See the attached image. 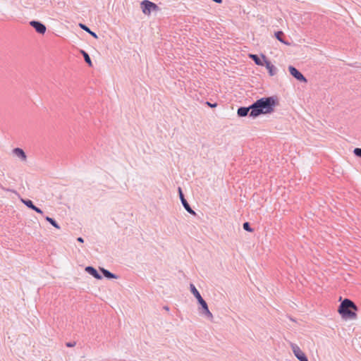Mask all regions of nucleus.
Here are the masks:
<instances>
[{"label": "nucleus", "mask_w": 361, "mask_h": 361, "mask_svg": "<svg viewBox=\"0 0 361 361\" xmlns=\"http://www.w3.org/2000/svg\"><path fill=\"white\" fill-rule=\"evenodd\" d=\"M265 66L269 71V74L271 76H274L276 74L277 68L274 66L264 55H262Z\"/></svg>", "instance_id": "obj_8"}, {"label": "nucleus", "mask_w": 361, "mask_h": 361, "mask_svg": "<svg viewBox=\"0 0 361 361\" xmlns=\"http://www.w3.org/2000/svg\"><path fill=\"white\" fill-rule=\"evenodd\" d=\"M358 310L357 306L351 300L345 298L340 304L338 312L341 317L345 319H355L357 318L356 312Z\"/></svg>", "instance_id": "obj_2"}, {"label": "nucleus", "mask_w": 361, "mask_h": 361, "mask_svg": "<svg viewBox=\"0 0 361 361\" xmlns=\"http://www.w3.org/2000/svg\"><path fill=\"white\" fill-rule=\"evenodd\" d=\"M85 270L87 274L92 275L96 279L101 280L102 279V275L99 274L97 270L92 266L86 267Z\"/></svg>", "instance_id": "obj_11"}, {"label": "nucleus", "mask_w": 361, "mask_h": 361, "mask_svg": "<svg viewBox=\"0 0 361 361\" xmlns=\"http://www.w3.org/2000/svg\"><path fill=\"white\" fill-rule=\"evenodd\" d=\"M79 26L81 29H82L83 30L88 32L90 35H92L94 38H98L97 35L94 32L92 31L86 25L80 23Z\"/></svg>", "instance_id": "obj_16"}, {"label": "nucleus", "mask_w": 361, "mask_h": 361, "mask_svg": "<svg viewBox=\"0 0 361 361\" xmlns=\"http://www.w3.org/2000/svg\"><path fill=\"white\" fill-rule=\"evenodd\" d=\"M190 288L191 293L193 294L195 298L197 299V300L198 303L200 304V305H201L202 304H203L204 302H206L202 298V297L201 296L200 292L197 290V289L195 288V286L192 283H190Z\"/></svg>", "instance_id": "obj_10"}, {"label": "nucleus", "mask_w": 361, "mask_h": 361, "mask_svg": "<svg viewBox=\"0 0 361 361\" xmlns=\"http://www.w3.org/2000/svg\"><path fill=\"white\" fill-rule=\"evenodd\" d=\"M164 309L166 310V311H169V308L168 306H164Z\"/></svg>", "instance_id": "obj_29"}, {"label": "nucleus", "mask_w": 361, "mask_h": 361, "mask_svg": "<svg viewBox=\"0 0 361 361\" xmlns=\"http://www.w3.org/2000/svg\"><path fill=\"white\" fill-rule=\"evenodd\" d=\"M77 241H78L79 243H83L84 242V240L82 237H78L77 238Z\"/></svg>", "instance_id": "obj_27"}, {"label": "nucleus", "mask_w": 361, "mask_h": 361, "mask_svg": "<svg viewBox=\"0 0 361 361\" xmlns=\"http://www.w3.org/2000/svg\"><path fill=\"white\" fill-rule=\"evenodd\" d=\"M99 270L102 273L103 276L108 279H113L118 278V276L117 275L111 273V271H109V270H107L103 267H99Z\"/></svg>", "instance_id": "obj_12"}, {"label": "nucleus", "mask_w": 361, "mask_h": 361, "mask_svg": "<svg viewBox=\"0 0 361 361\" xmlns=\"http://www.w3.org/2000/svg\"><path fill=\"white\" fill-rule=\"evenodd\" d=\"M200 306H201L202 310V312H201V314H203V315H205L207 317H208L209 319H212L213 318V315H212V314L211 313V312L209 310L207 303L205 302L203 304H202Z\"/></svg>", "instance_id": "obj_14"}, {"label": "nucleus", "mask_w": 361, "mask_h": 361, "mask_svg": "<svg viewBox=\"0 0 361 361\" xmlns=\"http://www.w3.org/2000/svg\"><path fill=\"white\" fill-rule=\"evenodd\" d=\"M290 74L300 82H307L306 78L294 66H289Z\"/></svg>", "instance_id": "obj_6"}, {"label": "nucleus", "mask_w": 361, "mask_h": 361, "mask_svg": "<svg viewBox=\"0 0 361 361\" xmlns=\"http://www.w3.org/2000/svg\"><path fill=\"white\" fill-rule=\"evenodd\" d=\"M80 53L82 54L85 61L88 64L89 66L92 67V63L89 54L84 50H80Z\"/></svg>", "instance_id": "obj_17"}, {"label": "nucleus", "mask_w": 361, "mask_h": 361, "mask_svg": "<svg viewBox=\"0 0 361 361\" xmlns=\"http://www.w3.org/2000/svg\"><path fill=\"white\" fill-rule=\"evenodd\" d=\"M252 104L249 106H240L238 109L237 114L239 117H244L247 115L250 116V113L252 112Z\"/></svg>", "instance_id": "obj_9"}, {"label": "nucleus", "mask_w": 361, "mask_h": 361, "mask_svg": "<svg viewBox=\"0 0 361 361\" xmlns=\"http://www.w3.org/2000/svg\"><path fill=\"white\" fill-rule=\"evenodd\" d=\"M279 104L276 97H262L252 103V112L250 117L256 118L262 114H268L274 112V107Z\"/></svg>", "instance_id": "obj_1"}, {"label": "nucleus", "mask_w": 361, "mask_h": 361, "mask_svg": "<svg viewBox=\"0 0 361 361\" xmlns=\"http://www.w3.org/2000/svg\"><path fill=\"white\" fill-rule=\"evenodd\" d=\"M13 152L16 156H17L18 157L21 159L23 161L26 160L27 156H26L25 152L21 148H19V147L14 148L13 150Z\"/></svg>", "instance_id": "obj_15"}, {"label": "nucleus", "mask_w": 361, "mask_h": 361, "mask_svg": "<svg viewBox=\"0 0 361 361\" xmlns=\"http://www.w3.org/2000/svg\"><path fill=\"white\" fill-rule=\"evenodd\" d=\"M213 1L217 3V4H221L222 3L223 0H212Z\"/></svg>", "instance_id": "obj_28"}, {"label": "nucleus", "mask_w": 361, "mask_h": 361, "mask_svg": "<svg viewBox=\"0 0 361 361\" xmlns=\"http://www.w3.org/2000/svg\"><path fill=\"white\" fill-rule=\"evenodd\" d=\"M290 347L293 354L300 361H308L306 355L301 350L298 345L291 343Z\"/></svg>", "instance_id": "obj_5"}, {"label": "nucleus", "mask_w": 361, "mask_h": 361, "mask_svg": "<svg viewBox=\"0 0 361 361\" xmlns=\"http://www.w3.org/2000/svg\"><path fill=\"white\" fill-rule=\"evenodd\" d=\"M30 25L39 34H44L46 32V26L39 21L32 20Z\"/></svg>", "instance_id": "obj_7"}, {"label": "nucleus", "mask_w": 361, "mask_h": 361, "mask_svg": "<svg viewBox=\"0 0 361 361\" xmlns=\"http://www.w3.org/2000/svg\"><path fill=\"white\" fill-rule=\"evenodd\" d=\"M250 58L258 66H263L262 59L257 54H250Z\"/></svg>", "instance_id": "obj_18"}, {"label": "nucleus", "mask_w": 361, "mask_h": 361, "mask_svg": "<svg viewBox=\"0 0 361 361\" xmlns=\"http://www.w3.org/2000/svg\"><path fill=\"white\" fill-rule=\"evenodd\" d=\"M178 192L179 195L180 200L181 201V203L185 208V209L190 214L195 216L196 212L191 208L190 205L185 198L184 194L183 192V190L180 187H178Z\"/></svg>", "instance_id": "obj_4"}, {"label": "nucleus", "mask_w": 361, "mask_h": 361, "mask_svg": "<svg viewBox=\"0 0 361 361\" xmlns=\"http://www.w3.org/2000/svg\"><path fill=\"white\" fill-rule=\"evenodd\" d=\"M283 31H277L275 32L274 35L276 37V38L281 42L285 44H287L288 43L286 42H285L283 39Z\"/></svg>", "instance_id": "obj_19"}, {"label": "nucleus", "mask_w": 361, "mask_h": 361, "mask_svg": "<svg viewBox=\"0 0 361 361\" xmlns=\"http://www.w3.org/2000/svg\"><path fill=\"white\" fill-rule=\"evenodd\" d=\"M353 153L356 157H361V148H355L353 150Z\"/></svg>", "instance_id": "obj_23"}, {"label": "nucleus", "mask_w": 361, "mask_h": 361, "mask_svg": "<svg viewBox=\"0 0 361 361\" xmlns=\"http://www.w3.org/2000/svg\"><path fill=\"white\" fill-rule=\"evenodd\" d=\"M200 306H201L202 310V312H201V314H203V315H205L207 317H208L209 319H212L213 318V315H212V314L211 313V312L209 310L207 303L205 302L203 304H202Z\"/></svg>", "instance_id": "obj_13"}, {"label": "nucleus", "mask_w": 361, "mask_h": 361, "mask_svg": "<svg viewBox=\"0 0 361 361\" xmlns=\"http://www.w3.org/2000/svg\"><path fill=\"white\" fill-rule=\"evenodd\" d=\"M45 220L48 221L50 224H51L53 226H54L57 229H60V226L59 224L53 218H51L49 216H46Z\"/></svg>", "instance_id": "obj_20"}, {"label": "nucleus", "mask_w": 361, "mask_h": 361, "mask_svg": "<svg viewBox=\"0 0 361 361\" xmlns=\"http://www.w3.org/2000/svg\"><path fill=\"white\" fill-rule=\"evenodd\" d=\"M76 343L75 342H67L66 343V345L67 347H69V348H71V347H74Z\"/></svg>", "instance_id": "obj_25"}, {"label": "nucleus", "mask_w": 361, "mask_h": 361, "mask_svg": "<svg viewBox=\"0 0 361 361\" xmlns=\"http://www.w3.org/2000/svg\"><path fill=\"white\" fill-rule=\"evenodd\" d=\"M207 104L209 106H211L212 108L216 107V106H217V104H216V103L212 104V103H210V102H207Z\"/></svg>", "instance_id": "obj_26"}, {"label": "nucleus", "mask_w": 361, "mask_h": 361, "mask_svg": "<svg viewBox=\"0 0 361 361\" xmlns=\"http://www.w3.org/2000/svg\"><path fill=\"white\" fill-rule=\"evenodd\" d=\"M32 209L35 211L37 213H39V214H43L42 210L40 208L36 207L35 205L34 206V207Z\"/></svg>", "instance_id": "obj_24"}, {"label": "nucleus", "mask_w": 361, "mask_h": 361, "mask_svg": "<svg viewBox=\"0 0 361 361\" xmlns=\"http://www.w3.org/2000/svg\"><path fill=\"white\" fill-rule=\"evenodd\" d=\"M140 8L142 11L145 15H150L152 11H157L159 10V7L154 2L149 0H143L140 3Z\"/></svg>", "instance_id": "obj_3"}, {"label": "nucleus", "mask_w": 361, "mask_h": 361, "mask_svg": "<svg viewBox=\"0 0 361 361\" xmlns=\"http://www.w3.org/2000/svg\"><path fill=\"white\" fill-rule=\"evenodd\" d=\"M21 201L22 202L26 205L28 208L30 209H32L35 206L34 203L32 202V200H29V199H21Z\"/></svg>", "instance_id": "obj_21"}, {"label": "nucleus", "mask_w": 361, "mask_h": 361, "mask_svg": "<svg viewBox=\"0 0 361 361\" xmlns=\"http://www.w3.org/2000/svg\"><path fill=\"white\" fill-rule=\"evenodd\" d=\"M243 228L245 231H248V232H252L253 231L252 228H251L249 222H245L243 224Z\"/></svg>", "instance_id": "obj_22"}]
</instances>
